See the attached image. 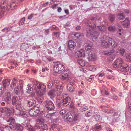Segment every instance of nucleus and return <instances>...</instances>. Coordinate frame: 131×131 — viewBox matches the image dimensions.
Returning a JSON list of instances; mask_svg holds the SVG:
<instances>
[{
    "label": "nucleus",
    "mask_w": 131,
    "mask_h": 131,
    "mask_svg": "<svg viewBox=\"0 0 131 131\" xmlns=\"http://www.w3.org/2000/svg\"><path fill=\"white\" fill-rule=\"evenodd\" d=\"M32 83L33 85L32 87L28 85L26 89V92L31 93L34 89L38 94V99L40 100L41 101L43 100V95L46 92V86L43 83L35 80L32 81Z\"/></svg>",
    "instance_id": "nucleus-1"
},
{
    "label": "nucleus",
    "mask_w": 131,
    "mask_h": 131,
    "mask_svg": "<svg viewBox=\"0 0 131 131\" xmlns=\"http://www.w3.org/2000/svg\"><path fill=\"white\" fill-rule=\"evenodd\" d=\"M94 18L89 20L87 23L89 27L86 29V36L88 37H93L94 30L96 29V25L95 23L93 22Z\"/></svg>",
    "instance_id": "nucleus-2"
},
{
    "label": "nucleus",
    "mask_w": 131,
    "mask_h": 131,
    "mask_svg": "<svg viewBox=\"0 0 131 131\" xmlns=\"http://www.w3.org/2000/svg\"><path fill=\"white\" fill-rule=\"evenodd\" d=\"M6 1H2L1 2L0 6V18H2L4 15V13L5 10L8 11L10 8L12 10V7H9L10 5H8Z\"/></svg>",
    "instance_id": "nucleus-3"
},
{
    "label": "nucleus",
    "mask_w": 131,
    "mask_h": 131,
    "mask_svg": "<svg viewBox=\"0 0 131 131\" xmlns=\"http://www.w3.org/2000/svg\"><path fill=\"white\" fill-rule=\"evenodd\" d=\"M54 72L57 73H60L65 70L64 65L58 62H57L54 65Z\"/></svg>",
    "instance_id": "nucleus-4"
},
{
    "label": "nucleus",
    "mask_w": 131,
    "mask_h": 131,
    "mask_svg": "<svg viewBox=\"0 0 131 131\" xmlns=\"http://www.w3.org/2000/svg\"><path fill=\"white\" fill-rule=\"evenodd\" d=\"M62 91V89H60V87L57 86L54 90H51L48 93V95L50 98L52 99L55 96V91H57V96H60Z\"/></svg>",
    "instance_id": "nucleus-5"
},
{
    "label": "nucleus",
    "mask_w": 131,
    "mask_h": 131,
    "mask_svg": "<svg viewBox=\"0 0 131 131\" xmlns=\"http://www.w3.org/2000/svg\"><path fill=\"white\" fill-rule=\"evenodd\" d=\"M45 105L46 110L47 111H52L55 108L54 104L51 100H47L45 102Z\"/></svg>",
    "instance_id": "nucleus-6"
},
{
    "label": "nucleus",
    "mask_w": 131,
    "mask_h": 131,
    "mask_svg": "<svg viewBox=\"0 0 131 131\" xmlns=\"http://www.w3.org/2000/svg\"><path fill=\"white\" fill-rule=\"evenodd\" d=\"M64 121L68 124L70 123H72L73 116L71 114L69 113H67L64 115L63 118Z\"/></svg>",
    "instance_id": "nucleus-7"
},
{
    "label": "nucleus",
    "mask_w": 131,
    "mask_h": 131,
    "mask_svg": "<svg viewBox=\"0 0 131 131\" xmlns=\"http://www.w3.org/2000/svg\"><path fill=\"white\" fill-rule=\"evenodd\" d=\"M123 63L122 59L121 58L117 59L113 63L112 65L114 68H117L118 69L122 66Z\"/></svg>",
    "instance_id": "nucleus-8"
},
{
    "label": "nucleus",
    "mask_w": 131,
    "mask_h": 131,
    "mask_svg": "<svg viewBox=\"0 0 131 131\" xmlns=\"http://www.w3.org/2000/svg\"><path fill=\"white\" fill-rule=\"evenodd\" d=\"M21 98L19 97L14 96L12 98V102L13 105H20Z\"/></svg>",
    "instance_id": "nucleus-9"
},
{
    "label": "nucleus",
    "mask_w": 131,
    "mask_h": 131,
    "mask_svg": "<svg viewBox=\"0 0 131 131\" xmlns=\"http://www.w3.org/2000/svg\"><path fill=\"white\" fill-rule=\"evenodd\" d=\"M104 39H108V42L112 47L115 48L117 45V43L113 39L107 36H105L104 37Z\"/></svg>",
    "instance_id": "nucleus-10"
},
{
    "label": "nucleus",
    "mask_w": 131,
    "mask_h": 131,
    "mask_svg": "<svg viewBox=\"0 0 131 131\" xmlns=\"http://www.w3.org/2000/svg\"><path fill=\"white\" fill-rule=\"evenodd\" d=\"M105 36H106V35H104L102 37L101 39V47L104 48H107L109 47V45L107 41H108V39H104V37Z\"/></svg>",
    "instance_id": "nucleus-11"
},
{
    "label": "nucleus",
    "mask_w": 131,
    "mask_h": 131,
    "mask_svg": "<svg viewBox=\"0 0 131 131\" xmlns=\"http://www.w3.org/2000/svg\"><path fill=\"white\" fill-rule=\"evenodd\" d=\"M7 90H6L4 91V94H5V96H4V100L5 102H7V103H9L10 102L11 100V95L10 92H6Z\"/></svg>",
    "instance_id": "nucleus-12"
},
{
    "label": "nucleus",
    "mask_w": 131,
    "mask_h": 131,
    "mask_svg": "<svg viewBox=\"0 0 131 131\" xmlns=\"http://www.w3.org/2000/svg\"><path fill=\"white\" fill-rule=\"evenodd\" d=\"M71 74V72L69 70H64L62 74L61 78L63 80L68 78Z\"/></svg>",
    "instance_id": "nucleus-13"
},
{
    "label": "nucleus",
    "mask_w": 131,
    "mask_h": 131,
    "mask_svg": "<svg viewBox=\"0 0 131 131\" xmlns=\"http://www.w3.org/2000/svg\"><path fill=\"white\" fill-rule=\"evenodd\" d=\"M87 53H88L87 58L89 61H95L96 57L92 51H89V52H87Z\"/></svg>",
    "instance_id": "nucleus-14"
},
{
    "label": "nucleus",
    "mask_w": 131,
    "mask_h": 131,
    "mask_svg": "<svg viewBox=\"0 0 131 131\" xmlns=\"http://www.w3.org/2000/svg\"><path fill=\"white\" fill-rule=\"evenodd\" d=\"M71 99L69 97L63 98L60 102L63 105L66 106L68 105L70 102Z\"/></svg>",
    "instance_id": "nucleus-15"
},
{
    "label": "nucleus",
    "mask_w": 131,
    "mask_h": 131,
    "mask_svg": "<svg viewBox=\"0 0 131 131\" xmlns=\"http://www.w3.org/2000/svg\"><path fill=\"white\" fill-rule=\"evenodd\" d=\"M74 84V82H73L72 81L70 82L68 84L67 86V90L71 92H73L75 90L74 88L75 85Z\"/></svg>",
    "instance_id": "nucleus-16"
},
{
    "label": "nucleus",
    "mask_w": 131,
    "mask_h": 131,
    "mask_svg": "<svg viewBox=\"0 0 131 131\" xmlns=\"http://www.w3.org/2000/svg\"><path fill=\"white\" fill-rule=\"evenodd\" d=\"M13 112L17 115H20L21 114L22 109L20 105H16V108L13 109Z\"/></svg>",
    "instance_id": "nucleus-17"
},
{
    "label": "nucleus",
    "mask_w": 131,
    "mask_h": 131,
    "mask_svg": "<svg viewBox=\"0 0 131 131\" xmlns=\"http://www.w3.org/2000/svg\"><path fill=\"white\" fill-rule=\"evenodd\" d=\"M76 46V43L73 41L70 40L68 42V47L69 50H73Z\"/></svg>",
    "instance_id": "nucleus-18"
},
{
    "label": "nucleus",
    "mask_w": 131,
    "mask_h": 131,
    "mask_svg": "<svg viewBox=\"0 0 131 131\" xmlns=\"http://www.w3.org/2000/svg\"><path fill=\"white\" fill-rule=\"evenodd\" d=\"M85 55V51L83 49H81L77 51L75 53V56L78 57H84Z\"/></svg>",
    "instance_id": "nucleus-19"
},
{
    "label": "nucleus",
    "mask_w": 131,
    "mask_h": 131,
    "mask_svg": "<svg viewBox=\"0 0 131 131\" xmlns=\"http://www.w3.org/2000/svg\"><path fill=\"white\" fill-rule=\"evenodd\" d=\"M116 28L117 27V28L116 35L117 36L120 37L123 34V29L121 26L118 24L116 26Z\"/></svg>",
    "instance_id": "nucleus-20"
},
{
    "label": "nucleus",
    "mask_w": 131,
    "mask_h": 131,
    "mask_svg": "<svg viewBox=\"0 0 131 131\" xmlns=\"http://www.w3.org/2000/svg\"><path fill=\"white\" fill-rule=\"evenodd\" d=\"M129 66L127 65H123L119 68H119L118 69L120 71L125 72L129 70Z\"/></svg>",
    "instance_id": "nucleus-21"
},
{
    "label": "nucleus",
    "mask_w": 131,
    "mask_h": 131,
    "mask_svg": "<svg viewBox=\"0 0 131 131\" xmlns=\"http://www.w3.org/2000/svg\"><path fill=\"white\" fill-rule=\"evenodd\" d=\"M73 115V118L72 123H75L78 120L79 115V113L77 112H74L72 113Z\"/></svg>",
    "instance_id": "nucleus-22"
},
{
    "label": "nucleus",
    "mask_w": 131,
    "mask_h": 131,
    "mask_svg": "<svg viewBox=\"0 0 131 131\" xmlns=\"http://www.w3.org/2000/svg\"><path fill=\"white\" fill-rule=\"evenodd\" d=\"M83 36V35L82 33H81L80 32H78L72 35L71 37L73 39L75 40L79 38L80 37Z\"/></svg>",
    "instance_id": "nucleus-23"
},
{
    "label": "nucleus",
    "mask_w": 131,
    "mask_h": 131,
    "mask_svg": "<svg viewBox=\"0 0 131 131\" xmlns=\"http://www.w3.org/2000/svg\"><path fill=\"white\" fill-rule=\"evenodd\" d=\"M6 121L8 124L12 126V127H10V128L12 129V128L14 127L13 126L15 125V119L12 117H11L9 119L6 120Z\"/></svg>",
    "instance_id": "nucleus-24"
},
{
    "label": "nucleus",
    "mask_w": 131,
    "mask_h": 131,
    "mask_svg": "<svg viewBox=\"0 0 131 131\" xmlns=\"http://www.w3.org/2000/svg\"><path fill=\"white\" fill-rule=\"evenodd\" d=\"M28 106H34L36 104V101L34 99H31L27 101Z\"/></svg>",
    "instance_id": "nucleus-25"
},
{
    "label": "nucleus",
    "mask_w": 131,
    "mask_h": 131,
    "mask_svg": "<svg viewBox=\"0 0 131 131\" xmlns=\"http://www.w3.org/2000/svg\"><path fill=\"white\" fill-rule=\"evenodd\" d=\"M121 24L124 26L127 27L130 24V20L128 18H126L124 21L121 22Z\"/></svg>",
    "instance_id": "nucleus-26"
},
{
    "label": "nucleus",
    "mask_w": 131,
    "mask_h": 131,
    "mask_svg": "<svg viewBox=\"0 0 131 131\" xmlns=\"http://www.w3.org/2000/svg\"><path fill=\"white\" fill-rule=\"evenodd\" d=\"M93 44L92 43L90 42L85 46V49L87 52L92 51Z\"/></svg>",
    "instance_id": "nucleus-27"
},
{
    "label": "nucleus",
    "mask_w": 131,
    "mask_h": 131,
    "mask_svg": "<svg viewBox=\"0 0 131 131\" xmlns=\"http://www.w3.org/2000/svg\"><path fill=\"white\" fill-rule=\"evenodd\" d=\"M12 3L10 5V6L9 7H11L12 10H13L15 8V6L17 5V4L18 2V0H12Z\"/></svg>",
    "instance_id": "nucleus-28"
},
{
    "label": "nucleus",
    "mask_w": 131,
    "mask_h": 131,
    "mask_svg": "<svg viewBox=\"0 0 131 131\" xmlns=\"http://www.w3.org/2000/svg\"><path fill=\"white\" fill-rule=\"evenodd\" d=\"M125 16L124 13H121L118 14L117 15V18L120 20H123L125 18Z\"/></svg>",
    "instance_id": "nucleus-29"
},
{
    "label": "nucleus",
    "mask_w": 131,
    "mask_h": 131,
    "mask_svg": "<svg viewBox=\"0 0 131 131\" xmlns=\"http://www.w3.org/2000/svg\"><path fill=\"white\" fill-rule=\"evenodd\" d=\"M10 82V80L9 79H5L3 80L2 81V83L3 86L4 87L7 86H8L9 85Z\"/></svg>",
    "instance_id": "nucleus-30"
},
{
    "label": "nucleus",
    "mask_w": 131,
    "mask_h": 131,
    "mask_svg": "<svg viewBox=\"0 0 131 131\" xmlns=\"http://www.w3.org/2000/svg\"><path fill=\"white\" fill-rule=\"evenodd\" d=\"M77 62L81 66L83 67L85 65V61L83 59H77Z\"/></svg>",
    "instance_id": "nucleus-31"
},
{
    "label": "nucleus",
    "mask_w": 131,
    "mask_h": 131,
    "mask_svg": "<svg viewBox=\"0 0 131 131\" xmlns=\"http://www.w3.org/2000/svg\"><path fill=\"white\" fill-rule=\"evenodd\" d=\"M29 46L27 43H22L20 47V49L22 50H24L28 48Z\"/></svg>",
    "instance_id": "nucleus-32"
},
{
    "label": "nucleus",
    "mask_w": 131,
    "mask_h": 131,
    "mask_svg": "<svg viewBox=\"0 0 131 131\" xmlns=\"http://www.w3.org/2000/svg\"><path fill=\"white\" fill-rule=\"evenodd\" d=\"M101 124L99 123L96 126H93V129L94 131H99L101 129Z\"/></svg>",
    "instance_id": "nucleus-33"
},
{
    "label": "nucleus",
    "mask_w": 131,
    "mask_h": 131,
    "mask_svg": "<svg viewBox=\"0 0 131 131\" xmlns=\"http://www.w3.org/2000/svg\"><path fill=\"white\" fill-rule=\"evenodd\" d=\"M87 69H88L91 71H94L96 68L95 66L91 65L90 64H88L87 65Z\"/></svg>",
    "instance_id": "nucleus-34"
},
{
    "label": "nucleus",
    "mask_w": 131,
    "mask_h": 131,
    "mask_svg": "<svg viewBox=\"0 0 131 131\" xmlns=\"http://www.w3.org/2000/svg\"><path fill=\"white\" fill-rule=\"evenodd\" d=\"M115 16L114 14H110L109 15L108 18L111 22H113L115 20Z\"/></svg>",
    "instance_id": "nucleus-35"
},
{
    "label": "nucleus",
    "mask_w": 131,
    "mask_h": 131,
    "mask_svg": "<svg viewBox=\"0 0 131 131\" xmlns=\"http://www.w3.org/2000/svg\"><path fill=\"white\" fill-rule=\"evenodd\" d=\"M23 129L22 126L20 125H17L15 127V130L16 131H21Z\"/></svg>",
    "instance_id": "nucleus-36"
},
{
    "label": "nucleus",
    "mask_w": 131,
    "mask_h": 131,
    "mask_svg": "<svg viewBox=\"0 0 131 131\" xmlns=\"http://www.w3.org/2000/svg\"><path fill=\"white\" fill-rule=\"evenodd\" d=\"M29 115L31 116H37L36 113L33 109L30 110L29 112Z\"/></svg>",
    "instance_id": "nucleus-37"
},
{
    "label": "nucleus",
    "mask_w": 131,
    "mask_h": 131,
    "mask_svg": "<svg viewBox=\"0 0 131 131\" xmlns=\"http://www.w3.org/2000/svg\"><path fill=\"white\" fill-rule=\"evenodd\" d=\"M18 86L17 85V86H16L14 89V91L16 94L18 95H20V92L18 88Z\"/></svg>",
    "instance_id": "nucleus-38"
},
{
    "label": "nucleus",
    "mask_w": 131,
    "mask_h": 131,
    "mask_svg": "<svg viewBox=\"0 0 131 131\" xmlns=\"http://www.w3.org/2000/svg\"><path fill=\"white\" fill-rule=\"evenodd\" d=\"M94 117L96 121H100L102 120L101 117L99 115H94Z\"/></svg>",
    "instance_id": "nucleus-39"
},
{
    "label": "nucleus",
    "mask_w": 131,
    "mask_h": 131,
    "mask_svg": "<svg viewBox=\"0 0 131 131\" xmlns=\"http://www.w3.org/2000/svg\"><path fill=\"white\" fill-rule=\"evenodd\" d=\"M98 29L101 32H104L106 31V27L104 26H98Z\"/></svg>",
    "instance_id": "nucleus-40"
},
{
    "label": "nucleus",
    "mask_w": 131,
    "mask_h": 131,
    "mask_svg": "<svg viewBox=\"0 0 131 131\" xmlns=\"http://www.w3.org/2000/svg\"><path fill=\"white\" fill-rule=\"evenodd\" d=\"M109 31L112 32H114L116 29V28L115 26H110L108 28Z\"/></svg>",
    "instance_id": "nucleus-41"
},
{
    "label": "nucleus",
    "mask_w": 131,
    "mask_h": 131,
    "mask_svg": "<svg viewBox=\"0 0 131 131\" xmlns=\"http://www.w3.org/2000/svg\"><path fill=\"white\" fill-rule=\"evenodd\" d=\"M44 121V119L41 117H38V119L36 120V122L39 123L41 124H42L43 123Z\"/></svg>",
    "instance_id": "nucleus-42"
},
{
    "label": "nucleus",
    "mask_w": 131,
    "mask_h": 131,
    "mask_svg": "<svg viewBox=\"0 0 131 131\" xmlns=\"http://www.w3.org/2000/svg\"><path fill=\"white\" fill-rule=\"evenodd\" d=\"M126 58L127 61H131V53H127L126 55Z\"/></svg>",
    "instance_id": "nucleus-43"
},
{
    "label": "nucleus",
    "mask_w": 131,
    "mask_h": 131,
    "mask_svg": "<svg viewBox=\"0 0 131 131\" xmlns=\"http://www.w3.org/2000/svg\"><path fill=\"white\" fill-rule=\"evenodd\" d=\"M47 87L49 88H51L53 85V82L52 81H50L47 83Z\"/></svg>",
    "instance_id": "nucleus-44"
},
{
    "label": "nucleus",
    "mask_w": 131,
    "mask_h": 131,
    "mask_svg": "<svg viewBox=\"0 0 131 131\" xmlns=\"http://www.w3.org/2000/svg\"><path fill=\"white\" fill-rule=\"evenodd\" d=\"M27 129L29 131H35V128L31 126H29L27 127Z\"/></svg>",
    "instance_id": "nucleus-45"
},
{
    "label": "nucleus",
    "mask_w": 131,
    "mask_h": 131,
    "mask_svg": "<svg viewBox=\"0 0 131 131\" xmlns=\"http://www.w3.org/2000/svg\"><path fill=\"white\" fill-rule=\"evenodd\" d=\"M103 111L104 112L108 114L112 113L113 112V110L108 109H105Z\"/></svg>",
    "instance_id": "nucleus-46"
},
{
    "label": "nucleus",
    "mask_w": 131,
    "mask_h": 131,
    "mask_svg": "<svg viewBox=\"0 0 131 131\" xmlns=\"http://www.w3.org/2000/svg\"><path fill=\"white\" fill-rule=\"evenodd\" d=\"M20 115L25 118L27 117V116L26 112L25 111H21V115Z\"/></svg>",
    "instance_id": "nucleus-47"
},
{
    "label": "nucleus",
    "mask_w": 131,
    "mask_h": 131,
    "mask_svg": "<svg viewBox=\"0 0 131 131\" xmlns=\"http://www.w3.org/2000/svg\"><path fill=\"white\" fill-rule=\"evenodd\" d=\"M53 34L54 36L57 38L59 37L60 34V32H53Z\"/></svg>",
    "instance_id": "nucleus-48"
},
{
    "label": "nucleus",
    "mask_w": 131,
    "mask_h": 131,
    "mask_svg": "<svg viewBox=\"0 0 131 131\" xmlns=\"http://www.w3.org/2000/svg\"><path fill=\"white\" fill-rule=\"evenodd\" d=\"M10 28H9V27H7L3 29L2 31L3 32H7L9 31L10 30Z\"/></svg>",
    "instance_id": "nucleus-49"
},
{
    "label": "nucleus",
    "mask_w": 131,
    "mask_h": 131,
    "mask_svg": "<svg viewBox=\"0 0 131 131\" xmlns=\"http://www.w3.org/2000/svg\"><path fill=\"white\" fill-rule=\"evenodd\" d=\"M66 111L64 109L61 110L60 112V114L61 115H63L66 113Z\"/></svg>",
    "instance_id": "nucleus-50"
},
{
    "label": "nucleus",
    "mask_w": 131,
    "mask_h": 131,
    "mask_svg": "<svg viewBox=\"0 0 131 131\" xmlns=\"http://www.w3.org/2000/svg\"><path fill=\"white\" fill-rule=\"evenodd\" d=\"M33 109L35 111V112L36 113L37 115L38 114H39V108L35 107L34 108H33Z\"/></svg>",
    "instance_id": "nucleus-51"
},
{
    "label": "nucleus",
    "mask_w": 131,
    "mask_h": 131,
    "mask_svg": "<svg viewBox=\"0 0 131 131\" xmlns=\"http://www.w3.org/2000/svg\"><path fill=\"white\" fill-rule=\"evenodd\" d=\"M25 19V17L23 18L20 21L19 24V25H21L23 24Z\"/></svg>",
    "instance_id": "nucleus-52"
},
{
    "label": "nucleus",
    "mask_w": 131,
    "mask_h": 131,
    "mask_svg": "<svg viewBox=\"0 0 131 131\" xmlns=\"http://www.w3.org/2000/svg\"><path fill=\"white\" fill-rule=\"evenodd\" d=\"M47 60H48L49 61H52L53 60V59L52 57L49 56H47Z\"/></svg>",
    "instance_id": "nucleus-53"
},
{
    "label": "nucleus",
    "mask_w": 131,
    "mask_h": 131,
    "mask_svg": "<svg viewBox=\"0 0 131 131\" xmlns=\"http://www.w3.org/2000/svg\"><path fill=\"white\" fill-rule=\"evenodd\" d=\"M121 54L123 56L124 53L125 52V49L123 48H121L120 50Z\"/></svg>",
    "instance_id": "nucleus-54"
},
{
    "label": "nucleus",
    "mask_w": 131,
    "mask_h": 131,
    "mask_svg": "<svg viewBox=\"0 0 131 131\" xmlns=\"http://www.w3.org/2000/svg\"><path fill=\"white\" fill-rule=\"evenodd\" d=\"M17 85H16V83H13V82H12L11 84L10 85V87L12 88H15L16 86H17Z\"/></svg>",
    "instance_id": "nucleus-55"
},
{
    "label": "nucleus",
    "mask_w": 131,
    "mask_h": 131,
    "mask_svg": "<svg viewBox=\"0 0 131 131\" xmlns=\"http://www.w3.org/2000/svg\"><path fill=\"white\" fill-rule=\"evenodd\" d=\"M93 35V37H91L90 38H92V40L93 41L95 42L97 40V38L98 37L94 36V35Z\"/></svg>",
    "instance_id": "nucleus-56"
},
{
    "label": "nucleus",
    "mask_w": 131,
    "mask_h": 131,
    "mask_svg": "<svg viewBox=\"0 0 131 131\" xmlns=\"http://www.w3.org/2000/svg\"><path fill=\"white\" fill-rule=\"evenodd\" d=\"M80 127V126L79 125L77 126L76 127H74L73 129L75 131H79V130L78 129V128H79Z\"/></svg>",
    "instance_id": "nucleus-57"
},
{
    "label": "nucleus",
    "mask_w": 131,
    "mask_h": 131,
    "mask_svg": "<svg viewBox=\"0 0 131 131\" xmlns=\"http://www.w3.org/2000/svg\"><path fill=\"white\" fill-rule=\"evenodd\" d=\"M42 128L43 130H47L48 129V127L47 125H45L42 126Z\"/></svg>",
    "instance_id": "nucleus-58"
},
{
    "label": "nucleus",
    "mask_w": 131,
    "mask_h": 131,
    "mask_svg": "<svg viewBox=\"0 0 131 131\" xmlns=\"http://www.w3.org/2000/svg\"><path fill=\"white\" fill-rule=\"evenodd\" d=\"M2 109L3 110L2 112H7L9 110L8 108L6 107L3 108Z\"/></svg>",
    "instance_id": "nucleus-59"
},
{
    "label": "nucleus",
    "mask_w": 131,
    "mask_h": 131,
    "mask_svg": "<svg viewBox=\"0 0 131 131\" xmlns=\"http://www.w3.org/2000/svg\"><path fill=\"white\" fill-rule=\"evenodd\" d=\"M50 28L51 30H54V29L57 30L56 26L54 25H53L52 26L50 27Z\"/></svg>",
    "instance_id": "nucleus-60"
},
{
    "label": "nucleus",
    "mask_w": 131,
    "mask_h": 131,
    "mask_svg": "<svg viewBox=\"0 0 131 131\" xmlns=\"http://www.w3.org/2000/svg\"><path fill=\"white\" fill-rule=\"evenodd\" d=\"M104 74H100L99 75V80L101 79H102V78H104Z\"/></svg>",
    "instance_id": "nucleus-61"
},
{
    "label": "nucleus",
    "mask_w": 131,
    "mask_h": 131,
    "mask_svg": "<svg viewBox=\"0 0 131 131\" xmlns=\"http://www.w3.org/2000/svg\"><path fill=\"white\" fill-rule=\"evenodd\" d=\"M95 31V30H94V31L93 32L94 36L98 37L99 35V33L98 32Z\"/></svg>",
    "instance_id": "nucleus-62"
},
{
    "label": "nucleus",
    "mask_w": 131,
    "mask_h": 131,
    "mask_svg": "<svg viewBox=\"0 0 131 131\" xmlns=\"http://www.w3.org/2000/svg\"><path fill=\"white\" fill-rule=\"evenodd\" d=\"M42 72H44L46 71H49V69L47 67H45L43 68L42 70Z\"/></svg>",
    "instance_id": "nucleus-63"
},
{
    "label": "nucleus",
    "mask_w": 131,
    "mask_h": 131,
    "mask_svg": "<svg viewBox=\"0 0 131 131\" xmlns=\"http://www.w3.org/2000/svg\"><path fill=\"white\" fill-rule=\"evenodd\" d=\"M57 4H55L54 5H53L51 6V8L53 10L56 9L57 8Z\"/></svg>",
    "instance_id": "nucleus-64"
}]
</instances>
